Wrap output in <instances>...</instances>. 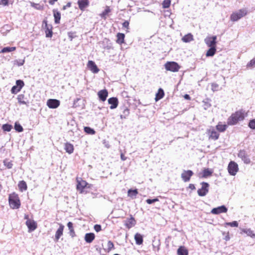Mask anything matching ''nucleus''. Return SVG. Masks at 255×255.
Here are the masks:
<instances>
[{
    "instance_id": "1",
    "label": "nucleus",
    "mask_w": 255,
    "mask_h": 255,
    "mask_svg": "<svg viewBox=\"0 0 255 255\" xmlns=\"http://www.w3.org/2000/svg\"><path fill=\"white\" fill-rule=\"evenodd\" d=\"M246 117L245 112L243 110L238 111L228 118L227 123L229 125H235L239 122L244 120Z\"/></svg>"
},
{
    "instance_id": "2",
    "label": "nucleus",
    "mask_w": 255,
    "mask_h": 255,
    "mask_svg": "<svg viewBox=\"0 0 255 255\" xmlns=\"http://www.w3.org/2000/svg\"><path fill=\"white\" fill-rule=\"evenodd\" d=\"M9 204L13 209H18L20 206V202L18 196L15 193L9 194L8 197Z\"/></svg>"
},
{
    "instance_id": "3",
    "label": "nucleus",
    "mask_w": 255,
    "mask_h": 255,
    "mask_svg": "<svg viewBox=\"0 0 255 255\" xmlns=\"http://www.w3.org/2000/svg\"><path fill=\"white\" fill-rule=\"evenodd\" d=\"M164 67L167 71H170L173 72H177L180 68L178 64L174 61L167 62L164 64Z\"/></svg>"
},
{
    "instance_id": "4",
    "label": "nucleus",
    "mask_w": 255,
    "mask_h": 255,
    "mask_svg": "<svg viewBox=\"0 0 255 255\" xmlns=\"http://www.w3.org/2000/svg\"><path fill=\"white\" fill-rule=\"evenodd\" d=\"M247 14V10L245 9H240L238 11L233 12L231 15V20L236 21L241 18Z\"/></svg>"
},
{
    "instance_id": "5",
    "label": "nucleus",
    "mask_w": 255,
    "mask_h": 255,
    "mask_svg": "<svg viewBox=\"0 0 255 255\" xmlns=\"http://www.w3.org/2000/svg\"><path fill=\"white\" fill-rule=\"evenodd\" d=\"M228 170L231 175L235 176L239 170L238 165L234 161H231L228 165Z\"/></svg>"
},
{
    "instance_id": "6",
    "label": "nucleus",
    "mask_w": 255,
    "mask_h": 255,
    "mask_svg": "<svg viewBox=\"0 0 255 255\" xmlns=\"http://www.w3.org/2000/svg\"><path fill=\"white\" fill-rule=\"evenodd\" d=\"M216 36H208L204 39L206 44L209 47H216Z\"/></svg>"
},
{
    "instance_id": "7",
    "label": "nucleus",
    "mask_w": 255,
    "mask_h": 255,
    "mask_svg": "<svg viewBox=\"0 0 255 255\" xmlns=\"http://www.w3.org/2000/svg\"><path fill=\"white\" fill-rule=\"evenodd\" d=\"M209 184L206 182H202V187L201 189H199L197 191L198 194L200 196H205L209 191Z\"/></svg>"
},
{
    "instance_id": "8",
    "label": "nucleus",
    "mask_w": 255,
    "mask_h": 255,
    "mask_svg": "<svg viewBox=\"0 0 255 255\" xmlns=\"http://www.w3.org/2000/svg\"><path fill=\"white\" fill-rule=\"evenodd\" d=\"M238 157L240 158L245 164H250L251 160L244 150H240L238 153Z\"/></svg>"
},
{
    "instance_id": "9",
    "label": "nucleus",
    "mask_w": 255,
    "mask_h": 255,
    "mask_svg": "<svg viewBox=\"0 0 255 255\" xmlns=\"http://www.w3.org/2000/svg\"><path fill=\"white\" fill-rule=\"evenodd\" d=\"M193 175V172L191 170H184L181 175V177L184 182H188Z\"/></svg>"
},
{
    "instance_id": "10",
    "label": "nucleus",
    "mask_w": 255,
    "mask_h": 255,
    "mask_svg": "<svg viewBox=\"0 0 255 255\" xmlns=\"http://www.w3.org/2000/svg\"><path fill=\"white\" fill-rule=\"evenodd\" d=\"M228 211L225 206L222 205L217 208L212 209L211 213L213 214L218 215L223 213H226Z\"/></svg>"
},
{
    "instance_id": "11",
    "label": "nucleus",
    "mask_w": 255,
    "mask_h": 255,
    "mask_svg": "<svg viewBox=\"0 0 255 255\" xmlns=\"http://www.w3.org/2000/svg\"><path fill=\"white\" fill-rule=\"evenodd\" d=\"M47 106L51 109H55L60 105V101L56 99H49L47 101Z\"/></svg>"
},
{
    "instance_id": "12",
    "label": "nucleus",
    "mask_w": 255,
    "mask_h": 255,
    "mask_svg": "<svg viewBox=\"0 0 255 255\" xmlns=\"http://www.w3.org/2000/svg\"><path fill=\"white\" fill-rule=\"evenodd\" d=\"M25 224L28 229L29 232L33 231L37 228V223L33 220H27Z\"/></svg>"
},
{
    "instance_id": "13",
    "label": "nucleus",
    "mask_w": 255,
    "mask_h": 255,
    "mask_svg": "<svg viewBox=\"0 0 255 255\" xmlns=\"http://www.w3.org/2000/svg\"><path fill=\"white\" fill-rule=\"evenodd\" d=\"M43 26L46 29L45 33L47 37H51L52 36V27L48 26L46 20H44L43 22Z\"/></svg>"
},
{
    "instance_id": "14",
    "label": "nucleus",
    "mask_w": 255,
    "mask_h": 255,
    "mask_svg": "<svg viewBox=\"0 0 255 255\" xmlns=\"http://www.w3.org/2000/svg\"><path fill=\"white\" fill-rule=\"evenodd\" d=\"M209 138L214 140L218 139L219 134L212 128L208 130Z\"/></svg>"
},
{
    "instance_id": "15",
    "label": "nucleus",
    "mask_w": 255,
    "mask_h": 255,
    "mask_svg": "<svg viewBox=\"0 0 255 255\" xmlns=\"http://www.w3.org/2000/svg\"><path fill=\"white\" fill-rule=\"evenodd\" d=\"M64 226L60 224L59 228L56 232L55 236V241L58 242L60 238L63 235V232L64 230Z\"/></svg>"
},
{
    "instance_id": "16",
    "label": "nucleus",
    "mask_w": 255,
    "mask_h": 255,
    "mask_svg": "<svg viewBox=\"0 0 255 255\" xmlns=\"http://www.w3.org/2000/svg\"><path fill=\"white\" fill-rule=\"evenodd\" d=\"M87 66L88 68L94 73H97L99 71L97 65L93 61H89Z\"/></svg>"
},
{
    "instance_id": "17",
    "label": "nucleus",
    "mask_w": 255,
    "mask_h": 255,
    "mask_svg": "<svg viewBox=\"0 0 255 255\" xmlns=\"http://www.w3.org/2000/svg\"><path fill=\"white\" fill-rule=\"evenodd\" d=\"M98 96L102 101L104 102L108 96V92L106 89L102 90L98 92Z\"/></svg>"
},
{
    "instance_id": "18",
    "label": "nucleus",
    "mask_w": 255,
    "mask_h": 255,
    "mask_svg": "<svg viewBox=\"0 0 255 255\" xmlns=\"http://www.w3.org/2000/svg\"><path fill=\"white\" fill-rule=\"evenodd\" d=\"M17 99L18 103L20 105H25L27 106L28 105L29 102L26 98L25 97L23 94H19L17 96Z\"/></svg>"
},
{
    "instance_id": "19",
    "label": "nucleus",
    "mask_w": 255,
    "mask_h": 255,
    "mask_svg": "<svg viewBox=\"0 0 255 255\" xmlns=\"http://www.w3.org/2000/svg\"><path fill=\"white\" fill-rule=\"evenodd\" d=\"M108 103L111 105L110 109H114L118 107V100L117 98L112 97L108 99Z\"/></svg>"
},
{
    "instance_id": "20",
    "label": "nucleus",
    "mask_w": 255,
    "mask_h": 255,
    "mask_svg": "<svg viewBox=\"0 0 255 255\" xmlns=\"http://www.w3.org/2000/svg\"><path fill=\"white\" fill-rule=\"evenodd\" d=\"M77 182L78 184L77 185V188L82 192L83 189L87 186V183L85 181L81 179H78Z\"/></svg>"
},
{
    "instance_id": "21",
    "label": "nucleus",
    "mask_w": 255,
    "mask_h": 255,
    "mask_svg": "<svg viewBox=\"0 0 255 255\" xmlns=\"http://www.w3.org/2000/svg\"><path fill=\"white\" fill-rule=\"evenodd\" d=\"M78 4L79 5V8L83 10H84L89 4L88 0H78Z\"/></svg>"
},
{
    "instance_id": "22",
    "label": "nucleus",
    "mask_w": 255,
    "mask_h": 255,
    "mask_svg": "<svg viewBox=\"0 0 255 255\" xmlns=\"http://www.w3.org/2000/svg\"><path fill=\"white\" fill-rule=\"evenodd\" d=\"M135 223L136 222L134 219L132 217H131L130 218L126 221L125 225L128 228L130 229L135 225Z\"/></svg>"
},
{
    "instance_id": "23",
    "label": "nucleus",
    "mask_w": 255,
    "mask_h": 255,
    "mask_svg": "<svg viewBox=\"0 0 255 255\" xmlns=\"http://www.w3.org/2000/svg\"><path fill=\"white\" fill-rule=\"evenodd\" d=\"M95 235L94 233H87L85 236V240L88 243H91L95 239Z\"/></svg>"
},
{
    "instance_id": "24",
    "label": "nucleus",
    "mask_w": 255,
    "mask_h": 255,
    "mask_svg": "<svg viewBox=\"0 0 255 255\" xmlns=\"http://www.w3.org/2000/svg\"><path fill=\"white\" fill-rule=\"evenodd\" d=\"M178 255H188V250L185 248V247L181 246L177 250V252Z\"/></svg>"
},
{
    "instance_id": "25",
    "label": "nucleus",
    "mask_w": 255,
    "mask_h": 255,
    "mask_svg": "<svg viewBox=\"0 0 255 255\" xmlns=\"http://www.w3.org/2000/svg\"><path fill=\"white\" fill-rule=\"evenodd\" d=\"M64 149L69 154H71L73 152L74 147L72 144L67 142L65 144Z\"/></svg>"
},
{
    "instance_id": "26",
    "label": "nucleus",
    "mask_w": 255,
    "mask_h": 255,
    "mask_svg": "<svg viewBox=\"0 0 255 255\" xmlns=\"http://www.w3.org/2000/svg\"><path fill=\"white\" fill-rule=\"evenodd\" d=\"M134 239L137 245H141L143 243V237L139 233H136L134 235Z\"/></svg>"
},
{
    "instance_id": "27",
    "label": "nucleus",
    "mask_w": 255,
    "mask_h": 255,
    "mask_svg": "<svg viewBox=\"0 0 255 255\" xmlns=\"http://www.w3.org/2000/svg\"><path fill=\"white\" fill-rule=\"evenodd\" d=\"M216 52V47H211L207 51V52L206 53V56L207 57L213 56L215 55Z\"/></svg>"
},
{
    "instance_id": "28",
    "label": "nucleus",
    "mask_w": 255,
    "mask_h": 255,
    "mask_svg": "<svg viewBox=\"0 0 255 255\" xmlns=\"http://www.w3.org/2000/svg\"><path fill=\"white\" fill-rule=\"evenodd\" d=\"M182 40L184 42H189L192 40H193V35L191 33H188L185 35L182 38Z\"/></svg>"
},
{
    "instance_id": "29",
    "label": "nucleus",
    "mask_w": 255,
    "mask_h": 255,
    "mask_svg": "<svg viewBox=\"0 0 255 255\" xmlns=\"http://www.w3.org/2000/svg\"><path fill=\"white\" fill-rule=\"evenodd\" d=\"M242 231L252 238L255 237V234L251 229H242Z\"/></svg>"
},
{
    "instance_id": "30",
    "label": "nucleus",
    "mask_w": 255,
    "mask_h": 255,
    "mask_svg": "<svg viewBox=\"0 0 255 255\" xmlns=\"http://www.w3.org/2000/svg\"><path fill=\"white\" fill-rule=\"evenodd\" d=\"M111 10L110 7L109 6H106L105 10L102 13L100 14L101 17L102 18L106 19L107 18V15L109 12H111Z\"/></svg>"
},
{
    "instance_id": "31",
    "label": "nucleus",
    "mask_w": 255,
    "mask_h": 255,
    "mask_svg": "<svg viewBox=\"0 0 255 255\" xmlns=\"http://www.w3.org/2000/svg\"><path fill=\"white\" fill-rule=\"evenodd\" d=\"M18 186L19 190L21 191L26 190L27 188L26 182L23 180L19 182Z\"/></svg>"
},
{
    "instance_id": "32",
    "label": "nucleus",
    "mask_w": 255,
    "mask_h": 255,
    "mask_svg": "<svg viewBox=\"0 0 255 255\" xmlns=\"http://www.w3.org/2000/svg\"><path fill=\"white\" fill-rule=\"evenodd\" d=\"M54 21L56 23H59L61 18V14L58 11L54 10Z\"/></svg>"
},
{
    "instance_id": "33",
    "label": "nucleus",
    "mask_w": 255,
    "mask_h": 255,
    "mask_svg": "<svg viewBox=\"0 0 255 255\" xmlns=\"http://www.w3.org/2000/svg\"><path fill=\"white\" fill-rule=\"evenodd\" d=\"M125 35L123 33H119L117 34V42L119 44H122L124 42Z\"/></svg>"
},
{
    "instance_id": "34",
    "label": "nucleus",
    "mask_w": 255,
    "mask_h": 255,
    "mask_svg": "<svg viewBox=\"0 0 255 255\" xmlns=\"http://www.w3.org/2000/svg\"><path fill=\"white\" fill-rule=\"evenodd\" d=\"M15 47H6L2 49L0 53L10 52L15 50Z\"/></svg>"
},
{
    "instance_id": "35",
    "label": "nucleus",
    "mask_w": 255,
    "mask_h": 255,
    "mask_svg": "<svg viewBox=\"0 0 255 255\" xmlns=\"http://www.w3.org/2000/svg\"><path fill=\"white\" fill-rule=\"evenodd\" d=\"M227 128V126L226 125H222L220 123L218 124L216 126L217 129L220 132L224 131Z\"/></svg>"
},
{
    "instance_id": "36",
    "label": "nucleus",
    "mask_w": 255,
    "mask_h": 255,
    "mask_svg": "<svg viewBox=\"0 0 255 255\" xmlns=\"http://www.w3.org/2000/svg\"><path fill=\"white\" fill-rule=\"evenodd\" d=\"M128 196H129L131 198H135V196L138 194V192H137V189H134V190L129 189V190H128Z\"/></svg>"
},
{
    "instance_id": "37",
    "label": "nucleus",
    "mask_w": 255,
    "mask_h": 255,
    "mask_svg": "<svg viewBox=\"0 0 255 255\" xmlns=\"http://www.w3.org/2000/svg\"><path fill=\"white\" fill-rule=\"evenodd\" d=\"M212 172H213V171L211 170H210L208 168L205 169L203 170L202 176L203 177H207L210 176V175H211Z\"/></svg>"
},
{
    "instance_id": "38",
    "label": "nucleus",
    "mask_w": 255,
    "mask_h": 255,
    "mask_svg": "<svg viewBox=\"0 0 255 255\" xmlns=\"http://www.w3.org/2000/svg\"><path fill=\"white\" fill-rule=\"evenodd\" d=\"M84 131L90 134H94L95 133V131L93 128L88 127L84 128Z\"/></svg>"
},
{
    "instance_id": "39",
    "label": "nucleus",
    "mask_w": 255,
    "mask_h": 255,
    "mask_svg": "<svg viewBox=\"0 0 255 255\" xmlns=\"http://www.w3.org/2000/svg\"><path fill=\"white\" fill-rule=\"evenodd\" d=\"M164 96V92L162 89H159L158 90V92L156 95V100L157 101L158 99H160L163 98Z\"/></svg>"
},
{
    "instance_id": "40",
    "label": "nucleus",
    "mask_w": 255,
    "mask_h": 255,
    "mask_svg": "<svg viewBox=\"0 0 255 255\" xmlns=\"http://www.w3.org/2000/svg\"><path fill=\"white\" fill-rule=\"evenodd\" d=\"M67 226L68 229L71 233V235L73 237V234H74V231L73 227V223L71 222H69L67 224Z\"/></svg>"
},
{
    "instance_id": "41",
    "label": "nucleus",
    "mask_w": 255,
    "mask_h": 255,
    "mask_svg": "<svg viewBox=\"0 0 255 255\" xmlns=\"http://www.w3.org/2000/svg\"><path fill=\"white\" fill-rule=\"evenodd\" d=\"M12 128V126L8 124H4L2 126V129L4 131H9Z\"/></svg>"
},
{
    "instance_id": "42",
    "label": "nucleus",
    "mask_w": 255,
    "mask_h": 255,
    "mask_svg": "<svg viewBox=\"0 0 255 255\" xmlns=\"http://www.w3.org/2000/svg\"><path fill=\"white\" fill-rule=\"evenodd\" d=\"M14 128L18 132H21L23 131V129L22 126L20 124H17V123L15 124Z\"/></svg>"
},
{
    "instance_id": "43",
    "label": "nucleus",
    "mask_w": 255,
    "mask_h": 255,
    "mask_svg": "<svg viewBox=\"0 0 255 255\" xmlns=\"http://www.w3.org/2000/svg\"><path fill=\"white\" fill-rule=\"evenodd\" d=\"M24 82L20 80H18L16 81V85L17 86L18 88L21 89L24 86Z\"/></svg>"
},
{
    "instance_id": "44",
    "label": "nucleus",
    "mask_w": 255,
    "mask_h": 255,
    "mask_svg": "<svg viewBox=\"0 0 255 255\" xmlns=\"http://www.w3.org/2000/svg\"><path fill=\"white\" fill-rule=\"evenodd\" d=\"M170 0H164L162 3V6L163 8H168L170 5Z\"/></svg>"
},
{
    "instance_id": "45",
    "label": "nucleus",
    "mask_w": 255,
    "mask_h": 255,
    "mask_svg": "<svg viewBox=\"0 0 255 255\" xmlns=\"http://www.w3.org/2000/svg\"><path fill=\"white\" fill-rule=\"evenodd\" d=\"M107 247H108L107 251L108 252H109L114 247L113 243L112 242H111V241H109L107 243Z\"/></svg>"
},
{
    "instance_id": "46",
    "label": "nucleus",
    "mask_w": 255,
    "mask_h": 255,
    "mask_svg": "<svg viewBox=\"0 0 255 255\" xmlns=\"http://www.w3.org/2000/svg\"><path fill=\"white\" fill-rule=\"evenodd\" d=\"M30 5L32 7H34L35 9L40 10L42 8V6L39 4L35 3L33 2H30Z\"/></svg>"
},
{
    "instance_id": "47",
    "label": "nucleus",
    "mask_w": 255,
    "mask_h": 255,
    "mask_svg": "<svg viewBox=\"0 0 255 255\" xmlns=\"http://www.w3.org/2000/svg\"><path fill=\"white\" fill-rule=\"evenodd\" d=\"M4 165L7 167L8 169H10L12 167V164L10 161H9L8 160H5L3 161Z\"/></svg>"
},
{
    "instance_id": "48",
    "label": "nucleus",
    "mask_w": 255,
    "mask_h": 255,
    "mask_svg": "<svg viewBox=\"0 0 255 255\" xmlns=\"http://www.w3.org/2000/svg\"><path fill=\"white\" fill-rule=\"evenodd\" d=\"M20 91V89L18 88V87L16 85L13 86L11 89V92L12 94H16V93H18V92H19Z\"/></svg>"
},
{
    "instance_id": "49",
    "label": "nucleus",
    "mask_w": 255,
    "mask_h": 255,
    "mask_svg": "<svg viewBox=\"0 0 255 255\" xmlns=\"http://www.w3.org/2000/svg\"><path fill=\"white\" fill-rule=\"evenodd\" d=\"M226 225L232 227H237L238 226V223L237 221H233L232 222L226 223Z\"/></svg>"
},
{
    "instance_id": "50",
    "label": "nucleus",
    "mask_w": 255,
    "mask_h": 255,
    "mask_svg": "<svg viewBox=\"0 0 255 255\" xmlns=\"http://www.w3.org/2000/svg\"><path fill=\"white\" fill-rule=\"evenodd\" d=\"M247 67H255V58L250 61V63L247 64Z\"/></svg>"
},
{
    "instance_id": "51",
    "label": "nucleus",
    "mask_w": 255,
    "mask_h": 255,
    "mask_svg": "<svg viewBox=\"0 0 255 255\" xmlns=\"http://www.w3.org/2000/svg\"><path fill=\"white\" fill-rule=\"evenodd\" d=\"M249 127L252 129H255V119L252 120L250 122Z\"/></svg>"
},
{
    "instance_id": "52",
    "label": "nucleus",
    "mask_w": 255,
    "mask_h": 255,
    "mask_svg": "<svg viewBox=\"0 0 255 255\" xmlns=\"http://www.w3.org/2000/svg\"><path fill=\"white\" fill-rule=\"evenodd\" d=\"M25 62L24 59L16 60L15 61V63L18 66H22L24 64Z\"/></svg>"
},
{
    "instance_id": "53",
    "label": "nucleus",
    "mask_w": 255,
    "mask_h": 255,
    "mask_svg": "<svg viewBox=\"0 0 255 255\" xmlns=\"http://www.w3.org/2000/svg\"><path fill=\"white\" fill-rule=\"evenodd\" d=\"M158 199L157 198H155V199H148L146 200V202L147 204H152L155 202H157L158 201Z\"/></svg>"
},
{
    "instance_id": "54",
    "label": "nucleus",
    "mask_w": 255,
    "mask_h": 255,
    "mask_svg": "<svg viewBox=\"0 0 255 255\" xmlns=\"http://www.w3.org/2000/svg\"><path fill=\"white\" fill-rule=\"evenodd\" d=\"M211 87H212V90L213 91H217L218 90L219 85L217 84L213 83V84H212Z\"/></svg>"
},
{
    "instance_id": "55",
    "label": "nucleus",
    "mask_w": 255,
    "mask_h": 255,
    "mask_svg": "<svg viewBox=\"0 0 255 255\" xmlns=\"http://www.w3.org/2000/svg\"><path fill=\"white\" fill-rule=\"evenodd\" d=\"M8 3V0H0V4L3 6L7 5Z\"/></svg>"
},
{
    "instance_id": "56",
    "label": "nucleus",
    "mask_w": 255,
    "mask_h": 255,
    "mask_svg": "<svg viewBox=\"0 0 255 255\" xmlns=\"http://www.w3.org/2000/svg\"><path fill=\"white\" fill-rule=\"evenodd\" d=\"M94 229L97 232H99L101 230V226L99 225H95L94 226Z\"/></svg>"
},
{
    "instance_id": "57",
    "label": "nucleus",
    "mask_w": 255,
    "mask_h": 255,
    "mask_svg": "<svg viewBox=\"0 0 255 255\" xmlns=\"http://www.w3.org/2000/svg\"><path fill=\"white\" fill-rule=\"evenodd\" d=\"M128 25H129V22L128 21H125L123 23V26L124 27H128Z\"/></svg>"
},
{
    "instance_id": "58",
    "label": "nucleus",
    "mask_w": 255,
    "mask_h": 255,
    "mask_svg": "<svg viewBox=\"0 0 255 255\" xmlns=\"http://www.w3.org/2000/svg\"><path fill=\"white\" fill-rule=\"evenodd\" d=\"M71 5V3L69 2L67 3L66 5H64L63 7V9H66L67 7H70Z\"/></svg>"
},
{
    "instance_id": "59",
    "label": "nucleus",
    "mask_w": 255,
    "mask_h": 255,
    "mask_svg": "<svg viewBox=\"0 0 255 255\" xmlns=\"http://www.w3.org/2000/svg\"><path fill=\"white\" fill-rule=\"evenodd\" d=\"M121 159L123 161L126 160L127 159V157L126 156H125V155L123 153H122L121 154Z\"/></svg>"
},
{
    "instance_id": "60",
    "label": "nucleus",
    "mask_w": 255,
    "mask_h": 255,
    "mask_svg": "<svg viewBox=\"0 0 255 255\" xmlns=\"http://www.w3.org/2000/svg\"><path fill=\"white\" fill-rule=\"evenodd\" d=\"M189 188L191 190H194L195 189L194 185L192 184H189Z\"/></svg>"
},
{
    "instance_id": "61",
    "label": "nucleus",
    "mask_w": 255,
    "mask_h": 255,
    "mask_svg": "<svg viewBox=\"0 0 255 255\" xmlns=\"http://www.w3.org/2000/svg\"><path fill=\"white\" fill-rule=\"evenodd\" d=\"M58 0H49V3L51 5H53L54 4L55 2L57 1Z\"/></svg>"
},
{
    "instance_id": "62",
    "label": "nucleus",
    "mask_w": 255,
    "mask_h": 255,
    "mask_svg": "<svg viewBox=\"0 0 255 255\" xmlns=\"http://www.w3.org/2000/svg\"><path fill=\"white\" fill-rule=\"evenodd\" d=\"M184 98L186 100H190V97L189 96V95H187V94H185L184 96Z\"/></svg>"
},
{
    "instance_id": "63",
    "label": "nucleus",
    "mask_w": 255,
    "mask_h": 255,
    "mask_svg": "<svg viewBox=\"0 0 255 255\" xmlns=\"http://www.w3.org/2000/svg\"><path fill=\"white\" fill-rule=\"evenodd\" d=\"M24 219H26V221H27V220H29V218H28V215L25 214V215H24Z\"/></svg>"
},
{
    "instance_id": "64",
    "label": "nucleus",
    "mask_w": 255,
    "mask_h": 255,
    "mask_svg": "<svg viewBox=\"0 0 255 255\" xmlns=\"http://www.w3.org/2000/svg\"><path fill=\"white\" fill-rule=\"evenodd\" d=\"M1 189H2V187H1V185L0 184V192L1 190Z\"/></svg>"
}]
</instances>
